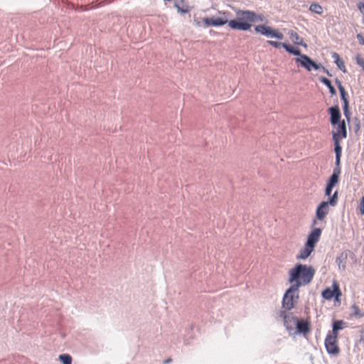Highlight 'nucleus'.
Here are the masks:
<instances>
[{
  "label": "nucleus",
  "instance_id": "obj_40",
  "mask_svg": "<svg viewBox=\"0 0 364 364\" xmlns=\"http://www.w3.org/2000/svg\"><path fill=\"white\" fill-rule=\"evenodd\" d=\"M324 73H326L329 77H331L332 75L329 73V71L324 67L321 65V67Z\"/></svg>",
  "mask_w": 364,
  "mask_h": 364
},
{
  "label": "nucleus",
  "instance_id": "obj_21",
  "mask_svg": "<svg viewBox=\"0 0 364 364\" xmlns=\"http://www.w3.org/2000/svg\"><path fill=\"white\" fill-rule=\"evenodd\" d=\"M331 57L333 58L334 63L336 64L338 68L343 73H346V69L344 65V62L343 61L342 59H341L339 55L337 53L334 52L331 54Z\"/></svg>",
  "mask_w": 364,
  "mask_h": 364
},
{
  "label": "nucleus",
  "instance_id": "obj_3",
  "mask_svg": "<svg viewBox=\"0 0 364 364\" xmlns=\"http://www.w3.org/2000/svg\"><path fill=\"white\" fill-rule=\"evenodd\" d=\"M299 298V289L291 285L283 296L282 306L287 310H291L294 307V304L298 301Z\"/></svg>",
  "mask_w": 364,
  "mask_h": 364
},
{
  "label": "nucleus",
  "instance_id": "obj_13",
  "mask_svg": "<svg viewBox=\"0 0 364 364\" xmlns=\"http://www.w3.org/2000/svg\"><path fill=\"white\" fill-rule=\"evenodd\" d=\"M255 31L267 37H273L274 29L265 25H258L255 26Z\"/></svg>",
  "mask_w": 364,
  "mask_h": 364
},
{
  "label": "nucleus",
  "instance_id": "obj_34",
  "mask_svg": "<svg viewBox=\"0 0 364 364\" xmlns=\"http://www.w3.org/2000/svg\"><path fill=\"white\" fill-rule=\"evenodd\" d=\"M351 129H353L355 132H357L360 129V123L357 118H355L353 124H352Z\"/></svg>",
  "mask_w": 364,
  "mask_h": 364
},
{
  "label": "nucleus",
  "instance_id": "obj_19",
  "mask_svg": "<svg viewBox=\"0 0 364 364\" xmlns=\"http://www.w3.org/2000/svg\"><path fill=\"white\" fill-rule=\"evenodd\" d=\"M345 327V323L342 320H337L333 323V328L331 334L332 336H336L338 337V331L342 330Z\"/></svg>",
  "mask_w": 364,
  "mask_h": 364
},
{
  "label": "nucleus",
  "instance_id": "obj_37",
  "mask_svg": "<svg viewBox=\"0 0 364 364\" xmlns=\"http://www.w3.org/2000/svg\"><path fill=\"white\" fill-rule=\"evenodd\" d=\"M336 85H337L339 90L344 89V87L342 85L341 82L338 79H336Z\"/></svg>",
  "mask_w": 364,
  "mask_h": 364
},
{
  "label": "nucleus",
  "instance_id": "obj_22",
  "mask_svg": "<svg viewBox=\"0 0 364 364\" xmlns=\"http://www.w3.org/2000/svg\"><path fill=\"white\" fill-rule=\"evenodd\" d=\"M283 48L287 51L289 53L300 57L302 54L301 53V50L299 48H296L292 46L284 43L283 45Z\"/></svg>",
  "mask_w": 364,
  "mask_h": 364
},
{
  "label": "nucleus",
  "instance_id": "obj_15",
  "mask_svg": "<svg viewBox=\"0 0 364 364\" xmlns=\"http://www.w3.org/2000/svg\"><path fill=\"white\" fill-rule=\"evenodd\" d=\"M333 139L334 141V151L336 153V160L338 163H341L342 148L340 146V143H339L340 139H338V134H333Z\"/></svg>",
  "mask_w": 364,
  "mask_h": 364
},
{
  "label": "nucleus",
  "instance_id": "obj_20",
  "mask_svg": "<svg viewBox=\"0 0 364 364\" xmlns=\"http://www.w3.org/2000/svg\"><path fill=\"white\" fill-rule=\"evenodd\" d=\"M337 132H333V134H338V139H340L341 136L343 138H346L347 136V130L346 127L344 120H343L341 122H339L337 124Z\"/></svg>",
  "mask_w": 364,
  "mask_h": 364
},
{
  "label": "nucleus",
  "instance_id": "obj_17",
  "mask_svg": "<svg viewBox=\"0 0 364 364\" xmlns=\"http://www.w3.org/2000/svg\"><path fill=\"white\" fill-rule=\"evenodd\" d=\"M314 248L311 247V246H308V245L306 243L304 248H302L300 252H299V254L296 255V259H306L310 255L311 253L314 251Z\"/></svg>",
  "mask_w": 364,
  "mask_h": 364
},
{
  "label": "nucleus",
  "instance_id": "obj_24",
  "mask_svg": "<svg viewBox=\"0 0 364 364\" xmlns=\"http://www.w3.org/2000/svg\"><path fill=\"white\" fill-rule=\"evenodd\" d=\"M319 80L323 83L326 86H327V87L328 88L329 90V92L332 95H336V89L334 88V87L331 84V82L327 79L326 77H319Z\"/></svg>",
  "mask_w": 364,
  "mask_h": 364
},
{
  "label": "nucleus",
  "instance_id": "obj_2",
  "mask_svg": "<svg viewBox=\"0 0 364 364\" xmlns=\"http://www.w3.org/2000/svg\"><path fill=\"white\" fill-rule=\"evenodd\" d=\"M338 203V191H335L333 196L327 201H323L318 206L316 212V218L323 220L329 212V205L336 206Z\"/></svg>",
  "mask_w": 364,
  "mask_h": 364
},
{
  "label": "nucleus",
  "instance_id": "obj_31",
  "mask_svg": "<svg viewBox=\"0 0 364 364\" xmlns=\"http://www.w3.org/2000/svg\"><path fill=\"white\" fill-rule=\"evenodd\" d=\"M358 212L361 215H364V196L360 200V205L358 208Z\"/></svg>",
  "mask_w": 364,
  "mask_h": 364
},
{
  "label": "nucleus",
  "instance_id": "obj_35",
  "mask_svg": "<svg viewBox=\"0 0 364 364\" xmlns=\"http://www.w3.org/2000/svg\"><path fill=\"white\" fill-rule=\"evenodd\" d=\"M272 38H276L279 40H282L284 38V35L281 32H279L277 30H274Z\"/></svg>",
  "mask_w": 364,
  "mask_h": 364
},
{
  "label": "nucleus",
  "instance_id": "obj_30",
  "mask_svg": "<svg viewBox=\"0 0 364 364\" xmlns=\"http://www.w3.org/2000/svg\"><path fill=\"white\" fill-rule=\"evenodd\" d=\"M341 93V100L343 102V105H348V95L345 90V88L339 90Z\"/></svg>",
  "mask_w": 364,
  "mask_h": 364
},
{
  "label": "nucleus",
  "instance_id": "obj_39",
  "mask_svg": "<svg viewBox=\"0 0 364 364\" xmlns=\"http://www.w3.org/2000/svg\"><path fill=\"white\" fill-rule=\"evenodd\" d=\"M358 6L360 12L363 13L364 11V2H359Z\"/></svg>",
  "mask_w": 364,
  "mask_h": 364
},
{
  "label": "nucleus",
  "instance_id": "obj_8",
  "mask_svg": "<svg viewBox=\"0 0 364 364\" xmlns=\"http://www.w3.org/2000/svg\"><path fill=\"white\" fill-rule=\"evenodd\" d=\"M246 20H231L228 22L230 27L235 30L247 31L250 28L251 24Z\"/></svg>",
  "mask_w": 364,
  "mask_h": 364
},
{
  "label": "nucleus",
  "instance_id": "obj_25",
  "mask_svg": "<svg viewBox=\"0 0 364 364\" xmlns=\"http://www.w3.org/2000/svg\"><path fill=\"white\" fill-rule=\"evenodd\" d=\"M337 183L332 180H328L326 189H325V195L327 196H330L333 190V188L336 186Z\"/></svg>",
  "mask_w": 364,
  "mask_h": 364
},
{
  "label": "nucleus",
  "instance_id": "obj_36",
  "mask_svg": "<svg viewBox=\"0 0 364 364\" xmlns=\"http://www.w3.org/2000/svg\"><path fill=\"white\" fill-rule=\"evenodd\" d=\"M357 62L364 69V59L361 56H357Z\"/></svg>",
  "mask_w": 364,
  "mask_h": 364
},
{
  "label": "nucleus",
  "instance_id": "obj_27",
  "mask_svg": "<svg viewBox=\"0 0 364 364\" xmlns=\"http://www.w3.org/2000/svg\"><path fill=\"white\" fill-rule=\"evenodd\" d=\"M350 316L355 318H361L363 316L359 308L355 304L350 308Z\"/></svg>",
  "mask_w": 364,
  "mask_h": 364
},
{
  "label": "nucleus",
  "instance_id": "obj_29",
  "mask_svg": "<svg viewBox=\"0 0 364 364\" xmlns=\"http://www.w3.org/2000/svg\"><path fill=\"white\" fill-rule=\"evenodd\" d=\"M336 263L338 265L339 269H344L346 267V257L341 255L340 257L336 258Z\"/></svg>",
  "mask_w": 364,
  "mask_h": 364
},
{
  "label": "nucleus",
  "instance_id": "obj_23",
  "mask_svg": "<svg viewBox=\"0 0 364 364\" xmlns=\"http://www.w3.org/2000/svg\"><path fill=\"white\" fill-rule=\"evenodd\" d=\"M341 173V167H340V163H338L336 160V167L333 168V173L329 178L330 180H332L336 183L338 182L339 175Z\"/></svg>",
  "mask_w": 364,
  "mask_h": 364
},
{
  "label": "nucleus",
  "instance_id": "obj_12",
  "mask_svg": "<svg viewBox=\"0 0 364 364\" xmlns=\"http://www.w3.org/2000/svg\"><path fill=\"white\" fill-rule=\"evenodd\" d=\"M203 21L206 26H220L228 23L230 21L227 18H216L215 19L204 18Z\"/></svg>",
  "mask_w": 364,
  "mask_h": 364
},
{
  "label": "nucleus",
  "instance_id": "obj_33",
  "mask_svg": "<svg viewBox=\"0 0 364 364\" xmlns=\"http://www.w3.org/2000/svg\"><path fill=\"white\" fill-rule=\"evenodd\" d=\"M343 114H344L347 121L349 122L350 113L349 111L348 105H343Z\"/></svg>",
  "mask_w": 364,
  "mask_h": 364
},
{
  "label": "nucleus",
  "instance_id": "obj_5",
  "mask_svg": "<svg viewBox=\"0 0 364 364\" xmlns=\"http://www.w3.org/2000/svg\"><path fill=\"white\" fill-rule=\"evenodd\" d=\"M336 336L328 334L325 339V346L326 351L331 355H337L340 352L339 347L337 343Z\"/></svg>",
  "mask_w": 364,
  "mask_h": 364
},
{
  "label": "nucleus",
  "instance_id": "obj_32",
  "mask_svg": "<svg viewBox=\"0 0 364 364\" xmlns=\"http://www.w3.org/2000/svg\"><path fill=\"white\" fill-rule=\"evenodd\" d=\"M267 43L269 45L272 46L273 47H274L276 48H279L281 47L283 48V45H284V43H281V42H277V41H267Z\"/></svg>",
  "mask_w": 364,
  "mask_h": 364
},
{
  "label": "nucleus",
  "instance_id": "obj_10",
  "mask_svg": "<svg viewBox=\"0 0 364 364\" xmlns=\"http://www.w3.org/2000/svg\"><path fill=\"white\" fill-rule=\"evenodd\" d=\"M293 325H296V330L299 333H303L306 334L310 331V323L308 321L304 320H299L296 318H292Z\"/></svg>",
  "mask_w": 364,
  "mask_h": 364
},
{
  "label": "nucleus",
  "instance_id": "obj_4",
  "mask_svg": "<svg viewBox=\"0 0 364 364\" xmlns=\"http://www.w3.org/2000/svg\"><path fill=\"white\" fill-rule=\"evenodd\" d=\"M295 61L308 71H311L312 69L318 70L321 67V64L316 63L310 57L304 54L296 58Z\"/></svg>",
  "mask_w": 364,
  "mask_h": 364
},
{
  "label": "nucleus",
  "instance_id": "obj_18",
  "mask_svg": "<svg viewBox=\"0 0 364 364\" xmlns=\"http://www.w3.org/2000/svg\"><path fill=\"white\" fill-rule=\"evenodd\" d=\"M281 316L284 318V324L287 329L288 331L293 329L294 325H293L292 318H296V317L293 316L291 314H287L284 311L281 312Z\"/></svg>",
  "mask_w": 364,
  "mask_h": 364
},
{
  "label": "nucleus",
  "instance_id": "obj_14",
  "mask_svg": "<svg viewBox=\"0 0 364 364\" xmlns=\"http://www.w3.org/2000/svg\"><path fill=\"white\" fill-rule=\"evenodd\" d=\"M174 7L178 12L181 14H187L191 11V7L188 5L186 0H179L174 3Z\"/></svg>",
  "mask_w": 364,
  "mask_h": 364
},
{
  "label": "nucleus",
  "instance_id": "obj_26",
  "mask_svg": "<svg viewBox=\"0 0 364 364\" xmlns=\"http://www.w3.org/2000/svg\"><path fill=\"white\" fill-rule=\"evenodd\" d=\"M309 10L317 14H321L323 13V8L321 5L316 3L311 4L309 7Z\"/></svg>",
  "mask_w": 364,
  "mask_h": 364
},
{
  "label": "nucleus",
  "instance_id": "obj_38",
  "mask_svg": "<svg viewBox=\"0 0 364 364\" xmlns=\"http://www.w3.org/2000/svg\"><path fill=\"white\" fill-rule=\"evenodd\" d=\"M357 38H358L360 43L362 45H364V37L363 36V35L359 33V34L357 35Z\"/></svg>",
  "mask_w": 364,
  "mask_h": 364
},
{
  "label": "nucleus",
  "instance_id": "obj_9",
  "mask_svg": "<svg viewBox=\"0 0 364 364\" xmlns=\"http://www.w3.org/2000/svg\"><path fill=\"white\" fill-rule=\"evenodd\" d=\"M341 295V291L338 287V285L336 284H333V290L327 288L322 291V296L328 300L331 299L333 297H334L336 299H338Z\"/></svg>",
  "mask_w": 364,
  "mask_h": 364
},
{
  "label": "nucleus",
  "instance_id": "obj_6",
  "mask_svg": "<svg viewBox=\"0 0 364 364\" xmlns=\"http://www.w3.org/2000/svg\"><path fill=\"white\" fill-rule=\"evenodd\" d=\"M237 15L240 20H246L250 23L262 21V18L260 16L250 11H239Z\"/></svg>",
  "mask_w": 364,
  "mask_h": 364
},
{
  "label": "nucleus",
  "instance_id": "obj_28",
  "mask_svg": "<svg viewBox=\"0 0 364 364\" xmlns=\"http://www.w3.org/2000/svg\"><path fill=\"white\" fill-rule=\"evenodd\" d=\"M59 359L63 364H72V357L69 354H61Z\"/></svg>",
  "mask_w": 364,
  "mask_h": 364
},
{
  "label": "nucleus",
  "instance_id": "obj_11",
  "mask_svg": "<svg viewBox=\"0 0 364 364\" xmlns=\"http://www.w3.org/2000/svg\"><path fill=\"white\" fill-rule=\"evenodd\" d=\"M328 112L331 115L330 122L333 126L340 122L341 112L338 105H335L328 108Z\"/></svg>",
  "mask_w": 364,
  "mask_h": 364
},
{
  "label": "nucleus",
  "instance_id": "obj_1",
  "mask_svg": "<svg viewBox=\"0 0 364 364\" xmlns=\"http://www.w3.org/2000/svg\"><path fill=\"white\" fill-rule=\"evenodd\" d=\"M314 274L315 269L313 267L298 264L289 271L288 282L299 289L300 287L309 284Z\"/></svg>",
  "mask_w": 364,
  "mask_h": 364
},
{
  "label": "nucleus",
  "instance_id": "obj_7",
  "mask_svg": "<svg viewBox=\"0 0 364 364\" xmlns=\"http://www.w3.org/2000/svg\"><path fill=\"white\" fill-rule=\"evenodd\" d=\"M321 235V229L316 228H314L308 235L306 244L308 246L315 247L316 243L319 241Z\"/></svg>",
  "mask_w": 364,
  "mask_h": 364
},
{
  "label": "nucleus",
  "instance_id": "obj_41",
  "mask_svg": "<svg viewBox=\"0 0 364 364\" xmlns=\"http://www.w3.org/2000/svg\"><path fill=\"white\" fill-rule=\"evenodd\" d=\"M171 358H167L166 360H165L164 361V364H167V363H171Z\"/></svg>",
  "mask_w": 364,
  "mask_h": 364
},
{
  "label": "nucleus",
  "instance_id": "obj_16",
  "mask_svg": "<svg viewBox=\"0 0 364 364\" xmlns=\"http://www.w3.org/2000/svg\"><path fill=\"white\" fill-rule=\"evenodd\" d=\"M290 39L294 44L302 46L304 48L307 47L306 43H304L303 38L299 36V34L294 31L293 30H290L288 32Z\"/></svg>",
  "mask_w": 364,
  "mask_h": 364
}]
</instances>
